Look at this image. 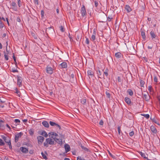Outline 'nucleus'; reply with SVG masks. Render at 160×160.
<instances>
[{
	"label": "nucleus",
	"mask_w": 160,
	"mask_h": 160,
	"mask_svg": "<svg viewBox=\"0 0 160 160\" xmlns=\"http://www.w3.org/2000/svg\"><path fill=\"white\" fill-rule=\"evenodd\" d=\"M96 39V36L95 34H92V35L91 36V40L93 41H94Z\"/></svg>",
	"instance_id": "nucleus-38"
},
{
	"label": "nucleus",
	"mask_w": 160,
	"mask_h": 160,
	"mask_svg": "<svg viewBox=\"0 0 160 160\" xmlns=\"http://www.w3.org/2000/svg\"><path fill=\"white\" fill-rule=\"evenodd\" d=\"M141 34L142 37V38L143 40H146V36L145 35V32L143 31H141Z\"/></svg>",
	"instance_id": "nucleus-19"
},
{
	"label": "nucleus",
	"mask_w": 160,
	"mask_h": 160,
	"mask_svg": "<svg viewBox=\"0 0 160 160\" xmlns=\"http://www.w3.org/2000/svg\"><path fill=\"white\" fill-rule=\"evenodd\" d=\"M15 90H16L15 93H17L18 94V96L20 97L21 93L20 92V91L18 90L17 88H15Z\"/></svg>",
	"instance_id": "nucleus-29"
},
{
	"label": "nucleus",
	"mask_w": 160,
	"mask_h": 160,
	"mask_svg": "<svg viewBox=\"0 0 160 160\" xmlns=\"http://www.w3.org/2000/svg\"><path fill=\"white\" fill-rule=\"evenodd\" d=\"M41 155H42V157L44 159H48L46 155H45L43 152H41Z\"/></svg>",
	"instance_id": "nucleus-34"
},
{
	"label": "nucleus",
	"mask_w": 160,
	"mask_h": 160,
	"mask_svg": "<svg viewBox=\"0 0 160 160\" xmlns=\"http://www.w3.org/2000/svg\"><path fill=\"white\" fill-rule=\"evenodd\" d=\"M108 68H106L105 69V70L104 71L103 73L105 74L106 76H107L108 75Z\"/></svg>",
	"instance_id": "nucleus-33"
},
{
	"label": "nucleus",
	"mask_w": 160,
	"mask_h": 160,
	"mask_svg": "<svg viewBox=\"0 0 160 160\" xmlns=\"http://www.w3.org/2000/svg\"><path fill=\"white\" fill-rule=\"evenodd\" d=\"M59 28L60 29V31L62 32H64L65 31V29L64 28V27L62 26H61L59 27Z\"/></svg>",
	"instance_id": "nucleus-30"
},
{
	"label": "nucleus",
	"mask_w": 160,
	"mask_h": 160,
	"mask_svg": "<svg viewBox=\"0 0 160 160\" xmlns=\"http://www.w3.org/2000/svg\"><path fill=\"white\" fill-rule=\"evenodd\" d=\"M153 80L156 83H157L158 82V78L156 76H154Z\"/></svg>",
	"instance_id": "nucleus-47"
},
{
	"label": "nucleus",
	"mask_w": 160,
	"mask_h": 160,
	"mask_svg": "<svg viewBox=\"0 0 160 160\" xmlns=\"http://www.w3.org/2000/svg\"><path fill=\"white\" fill-rule=\"evenodd\" d=\"M53 132H50L48 133V135L49 136H50L51 135H53Z\"/></svg>",
	"instance_id": "nucleus-63"
},
{
	"label": "nucleus",
	"mask_w": 160,
	"mask_h": 160,
	"mask_svg": "<svg viewBox=\"0 0 160 160\" xmlns=\"http://www.w3.org/2000/svg\"><path fill=\"white\" fill-rule=\"evenodd\" d=\"M81 103L83 105H85L86 102V99L85 98H82L81 100Z\"/></svg>",
	"instance_id": "nucleus-27"
},
{
	"label": "nucleus",
	"mask_w": 160,
	"mask_h": 160,
	"mask_svg": "<svg viewBox=\"0 0 160 160\" xmlns=\"http://www.w3.org/2000/svg\"><path fill=\"white\" fill-rule=\"evenodd\" d=\"M97 74H98V76L99 78H103L104 79V75H102L101 72L100 70H99L98 71Z\"/></svg>",
	"instance_id": "nucleus-18"
},
{
	"label": "nucleus",
	"mask_w": 160,
	"mask_h": 160,
	"mask_svg": "<svg viewBox=\"0 0 160 160\" xmlns=\"http://www.w3.org/2000/svg\"><path fill=\"white\" fill-rule=\"evenodd\" d=\"M77 160H86L83 158H82L81 157H78L77 158Z\"/></svg>",
	"instance_id": "nucleus-50"
},
{
	"label": "nucleus",
	"mask_w": 160,
	"mask_h": 160,
	"mask_svg": "<svg viewBox=\"0 0 160 160\" xmlns=\"http://www.w3.org/2000/svg\"><path fill=\"white\" fill-rule=\"evenodd\" d=\"M153 89L152 87L151 86H149L148 87V90L150 92L152 91V90Z\"/></svg>",
	"instance_id": "nucleus-52"
},
{
	"label": "nucleus",
	"mask_w": 160,
	"mask_h": 160,
	"mask_svg": "<svg viewBox=\"0 0 160 160\" xmlns=\"http://www.w3.org/2000/svg\"><path fill=\"white\" fill-rule=\"evenodd\" d=\"M115 56L118 58H120L121 57V54L120 52H118L115 53Z\"/></svg>",
	"instance_id": "nucleus-23"
},
{
	"label": "nucleus",
	"mask_w": 160,
	"mask_h": 160,
	"mask_svg": "<svg viewBox=\"0 0 160 160\" xmlns=\"http://www.w3.org/2000/svg\"><path fill=\"white\" fill-rule=\"evenodd\" d=\"M95 6L96 7H97L98 5V2L97 1H94Z\"/></svg>",
	"instance_id": "nucleus-57"
},
{
	"label": "nucleus",
	"mask_w": 160,
	"mask_h": 160,
	"mask_svg": "<svg viewBox=\"0 0 160 160\" xmlns=\"http://www.w3.org/2000/svg\"><path fill=\"white\" fill-rule=\"evenodd\" d=\"M64 147L66 152H67L70 150V148L68 144H65V145Z\"/></svg>",
	"instance_id": "nucleus-15"
},
{
	"label": "nucleus",
	"mask_w": 160,
	"mask_h": 160,
	"mask_svg": "<svg viewBox=\"0 0 160 160\" xmlns=\"http://www.w3.org/2000/svg\"><path fill=\"white\" fill-rule=\"evenodd\" d=\"M118 80L119 82H121V80L120 77H118Z\"/></svg>",
	"instance_id": "nucleus-62"
},
{
	"label": "nucleus",
	"mask_w": 160,
	"mask_h": 160,
	"mask_svg": "<svg viewBox=\"0 0 160 160\" xmlns=\"http://www.w3.org/2000/svg\"><path fill=\"white\" fill-rule=\"evenodd\" d=\"M53 69L49 65L47 66L46 72L47 73L51 74L53 73Z\"/></svg>",
	"instance_id": "nucleus-7"
},
{
	"label": "nucleus",
	"mask_w": 160,
	"mask_h": 160,
	"mask_svg": "<svg viewBox=\"0 0 160 160\" xmlns=\"http://www.w3.org/2000/svg\"><path fill=\"white\" fill-rule=\"evenodd\" d=\"M51 29H52L51 30V31H52L53 29V27L52 26H51L50 27H49L47 28H46V32L47 33V32H50L51 31L50 30Z\"/></svg>",
	"instance_id": "nucleus-24"
},
{
	"label": "nucleus",
	"mask_w": 160,
	"mask_h": 160,
	"mask_svg": "<svg viewBox=\"0 0 160 160\" xmlns=\"http://www.w3.org/2000/svg\"><path fill=\"white\" fill-rule=\"evenodd\" d=\"M1 137L6 143H8L9 141H11L9 137H6L3 135H2Z\"/></svg>",
	"instance_id": "nucleus-12"
},
{
	"label": "nucleus",
	"mask_w": 160,
	"mask_h": 160,
	"mask_svg": "<svg viewBox=\"0 0 160 160\" xmlns=\"http://www.w3.org/2000/svg\"><path fill=\"white\" fill-rule=\"evenodd\" d=\"M73 79V81L75 80V78H74V74H72L70 76Z\"/></svg>",
	"instance_id": "nucleus-58"
},
{
	"label": "nucleus",
	"mask_w": 160,
	"mask_h": 160,
	"mask_svg": "<svg viewBox=\"0 0 160 160\" xmlns=\"http://www.w3.org/2000/svg\"><path fill=\"white\" fill-rule=\"evenodd\" d=\"M18 5L19 7H20L22 6V2L21 0H17Z\"/></svg>",
	"instance_id": "nucleus-42"
},
{
	"label": "nucleus",
	"mask_w": 160,
	"mask_h": 160,
	"mask_svg": "<svg viewBox=\"0 0 160 160\" xmlns=\"http://www.w3.org/2000/svg\"><path fill=\"white\" fill-rule=\"evenodd\" d=\"M34 2L35 4H36L37 5L38 4V0H34Z\"/></svg>",
	"instance_id": "nucleus-59"
},
{
	"label": "nucleus",
	"mask_w": 160,
	"mask_h": 160,
	"mask_svg": "<svg viewBox=\"0 0 160 160\" xmlns=\"http://www.w3.org/2000/svg\"><path fill=\"white\" fill-rule=\"evenodd\" d=\"M150 129L152 132V133L155 134L157 133V130L156 128H155V127L154 126L152 125L150 127Z\"/></svg>",
	"instance_id": "nucleus-13"
},
{
	"label": "nucleus",
	"mask_w": 160,
	"mask_h": 160,
	"mask_svg": "<svg viewBox=\"0 0 160 160\" xmlns=\"http://www.w3.org/2000/svg\"><path fill=\"white\" fill-rule=\"evenodd\" d=\"M13 59L14 61L16 62V63L17 64V62H16V58L14 56V53H13Z\"/></svg>",
	"instance_id": "nucleus-61"
},
{
	"label": "nucleus",
	"mask_w": 160,
	"mask_h": 160,
	"mask_svg": "<svg viewBox=\"0 0 160 160\" xmlns=\"http://www.w3.org/2000/svg\"><path fill=\"white\" fill-rule=\"evenodd\" d=\"M118 134L120 135L121 134V127L120 126H118Z\"/></svg>",
	"instance_id": "nucleus-45"
},
{
	"label": "nucleus",
	"mask_w": 160,
	"mask_h": 160,
	"mask_svg": "<svg viewBox=\"0 0 160 160\" xmlns=\"http://www.w3.org/2000/svg\"><path fill=\"white\" fill-rule=\"evenodd\" d=\"M81 148L85 151H87L88 152L89 151V150L88 149L86 148V147H84L83 146Z\"/></svg>",
	"instance_id": "nucleus-36"
},
{
	"label": "nucleus",
	"mask_w": 160,
	"mask_h": 160,
	"mask_svg": "<svg viewBox=\"0 0 160 160\" xmlns=\"http://www.w3.org/2000/svg\"><path fill=\"white\" fill-rule=\"evenodd\" d=\"M127 92L131 96H132L133 95V92L131 89H128L127 91Z\"/></svg>",
	"instance_id": "nucleus-28"
},
{
	"label": "nucleus",
	"mask_w": 160,
	"mask_h": 160,
	"mask_svg": "<svg viewBox=\"0 0 160 160\" xmlns=\"http://www.w3.org/2000/svg\"><path fill=\"white\" fill-rule=\"evenodd\" d=\"M81 12L82 17H84L86 15L87 12L84 5H82L81 8Z\"/></svg>",
	"instance_id": "nucleus-2"
},
{
	"label": "nucleus",
	"mask_w": 160,
	"mask_h": 160,
	"mask_svg": "<svg viewBox=\"0 0 160 160\" xmlns=\"http://www.w3.org/2000/svg\"><path fill=\"white\" fill-rule=\"evenodd\" d=\"M29 133L30 135L32 136L34 134V131L32 129H30L29 131Z\"/></svg>",
	"instance_id": "nucleus-35"
},
{
	"label": "nucleus",
	"mask_w": 160,
	"mask_h": 160,
	"mask_svg": "<svg viewBox=\"0 0 160 160\" xmlns=\"http://www.w3.org/2000/svg\"><path fill=\"white\" fill-rule=\"evenodd\" d=\"M16 20L17 22H20L21 21V19L19 17H18L17 18Z\"/></svg>",
	"instance_id": "nucleus-60"
},
{
	"label": "nucleus",
	"mask_w": 160,
	"mask_h": 160,
	"mask_svg": "<svg viewBox=\"0 0 160 160\" xmlns=\"http://www.w3.org/2000/svg\"><path fill=\"white\" fill-rule=\"evenodd\" d=\"M4 26V25L3 23L2 22L1 20H0V28H2Z\"/></svg>",
	"instance_id": "nucleus-41"
},
{
	"label": "nucleus",
	"mask_w": 160,
	"mask_h": 160,
	"mask_svg": "<svg viewBox=\"0 0 160 160\" xmlns=\"http://www.w3.org/2000/svg\"><path fill=\"white\" fill-rule=\"evenodd\" d=\"M87 73L90 79L91 78H93L94 77V72L91 70H88L87 71Z\"/></svg>",
	"instance_id": "nucleus-5"
},
{
	"label": "nucleus",
	"mask_w": 160,
	"mask_h": 160,
	"mask_svg": "<svg viewBox=\"0 0 160 160\" xmlns=\"http://www.w3.org/2000/svg\"><path fill=\"white\" fill-rule=\"evenodd\" d=\"M41 135L45 137H47L48 136V134L45 131H43L42 132Z\"/></svg>",
	"instance_id": "nucleus-26"
},
{
	"label": "nucleus",
	"mask_w": 160,
	"mask_h": 160,
	"mask_svg": "<svg viewBox=\"0 0 160 160\" xmlns=\"http://www.w3.org/2000/svg\"><path fill=\"white\" fill-rule=\"evenodd\" d=\"M37 138L38 139V142L39 144H42L44 140V138L41 136H38Z\"/></svg>",
	"instance_id": "nucleus-9"
},
{
	"label": "nucleus",
	"mask_w": 160,
	"mask_h": 160,
	"mask_svg": "<svg viewBox=\"0 0 160 160\" xmlns=\"http://www.w3.org/2000/svg\"><path fill=\"white\" fill-rule=\"evenodd\" d=\"M44 12L43 10L41 11V15L42 18H43L44 16Z\"/></svg>",
	"instance_id": "nucleus-49"
},
{
	"label": "nucleus",
	"mask_w": 160,
	"mask_h": 160,
	"mask_svg": "<svg viewBox=\"0 0 160 160\" xmlns=\"http://www.w3.org/2000/svg\"><path fill=\"white\" fill-rule=\"evenodd\" d=\"M142 116H144L147 119H148L149 118L150 116L148 114H141Z\"/></svg>",
	"instance_id": "nucleus-32"
},
{
	"label": "nucleus",
	"mask_w": 160,
	"mask_h": 160,
	"mask_svg": "<svg viewBox=\"0 0 160 160\" xmlns=\"http://www.w3.org/2000/svg\"><path fill=\"white\" fill-rule=\"evenodd\" d=\"M12 6L13 7L12 9L15 11L17 10V7L16 3L14 2H12L11 3Z\"/></svg>",
	"instance_id": "nucleus-14"
},
{
	"label": "nucleus",
	"mask_w": 160,
	"mask_h": 160,
	"mask_svg": "<svg viewBox=\"0 0 160 160\" xmlns=\"http://www.w3.org/2000/svg\"><path fill=\"white\" fill-rule=\"evenodd\" d=\"M42 124L43 126L45 127L48 128L49 127V125L48 122L46 121H44L42 122Z\"/></svg>",
	"instance_id": "nucleus-17"
},
{
	"label": "nucleus",
	"mask_w": 160,
	"mask_h": 160,
	"mask_svg": "<svg viewBox=\"0 0 160 160\" xmlns=\"http://www.w3.org/2000/svg\"><path fill=\"white\" fill-rule=\"evenodd\" d=\"M14 121L16 123H19L20 122V120L18 119H15L14 120Z\"/></svg>",
	"instance_id": "nucleus-56"
},
{
	"label": "nucleus",
	"mask_w": 160,
	"mask_h": 160,
	"mask_svg": "<svg viewBox=\"0 0 160 160\" xmlns=\"http://www.w3.org/2000/svg\"><path fill=\"white\" fill-rule=\"evenodd\" d=\"M4 56L5 57V59L6 60H8V56L6 54V52L4 51Z\"/></svg>",
	"instance_id": "nucleus-31"
},
{
	"label": "nucleus",
	"mask_w": 160,
	"mask_h": 160,
	"mask_svg": "<svg viewBox=\"0 0 160 160\" xmlns=\"http://www.w3.org/2000/svg\"><path fill=\"white\" fill-rule=\"evenodd\" d=\"M125 9L128 12H130L131 11L132 9L128 5H127L125 6Z\"/></svg>",
	"instance_id": "nucleus-22"
},
{
	"label": "nucleus",
	"mask_w": 160,
	"mask_h": 160,
	"mask_svg": "<svg viewBox=\"0 0 160 160\" xmlns=\"http://www.w3.org/2000/svg\"><path fill=\"white\" fill-rule=\"evenodd\" d=\"M129 135L131 137L133 136L134 135V132L133 131H132L129 133Z\"/></svg>",
	"instance_id": "nucleus-54"
},
{
	"label": "nucleus",
	"mask_w": 160,
	"mask_h": 160,
	"mask_svg": "<svg viewBox=\"0 0 160 160\" xmlns=\"http://www.w3.org/2000/svg\"><path fill=\"white\" fill-rule=\"evenodd\" d=\"M125 101L128 104H130L131 103V99L128 97H126L125 98Z\"/></svg>",
	"instance_id": "nucleus-16"
},
{
	"label": "nucleus",
	"mask_w": 160,
	"mask_h": 160,
	"mask_svg": "<svg viewBox=\"0 0 160 160\" xmlns=\"http://www.w3.org/2000/svg\"><path fill=\"white\" fill-rule=\"evenodd\" d=\"M17 84L18 85L19 87L22 86V79L21 77L19 76H17Z\"/></svg>",
	"instance_id": "nucleus-3"
},
{
	"label": "nucleus",
	"mask_w": 160,
	"mask_h": 160,
	"mask_svg": "<svg viewBox=\"0 0 160 160\" xmlns=\"http://www.w3.org/2000/svg\"><path fill=\"white\" fill-rule=\"evenodd\" d=\"M8 45V42H6V54H8L9 53V51L8 50V49H7Z\"/></svg>",
	"instance_id": "nucleus-48"
},
{
	"label": "nucleus",
	"mask_w": 160,
	"mask_h": 160,
	"mask_svg": "<svg viewBox=\"0 0 160 160\" xmlns=\"http://www.w3.org/2000/svg\"><path fill=\"white\" fill-rule=\"evenodd\" d=\"M5 144L4 142L0 138V145L3 146Z\"/></svg>",
	"instance_id": "nucleus-44"
},
{
	"label": "nucleus",
	"mask_w": 160,
	"mask_h": 160,
	"mask_svg": "<svg viewBox=\"0 0 160 160\" xmlns=\"http://www.w3.org/2000/svg\"><path fill=\"white\" fill-rule=\"evenodd\" d=\"M142 98L145 100L146 101L148 102L150 99V96H149L147 92L146 94L142 93Z\"/></svg>",
	"instance_id": "nucleus-4"
},
{
	"label": "nucleus",
	"mask_w": 160,
	"mask_h": 160,
	"mask_svg": "<svg viewBox=\"0 0 160 160\" xmlns=\"http://www.w3.org/2000/svg\"><path fill=\"white\" fill-rule=\"evenodd\" d=\"M3 122L1 119H0V128L2 129H4L5 128V126L4 125L2 124Z\"/></svg>",
	"instance_id": "nucleus-20"
},
{
	"label": "nucleus",
	"mask_w": 160,
	"mask_h": 160,
	"mask_svg": "<svg viewBox=\"0 0 160 160\" xmlns=\"http://www.w3.org/2000/svg\"><path fill=\"white\" fill-rule=\"evenodd\" d=\"M8 145L9 146V148L10 149H12V146L11 145V141H9L8 143Z\"/></svg>",
	"instance_id": "nucleus-46"
},
{
	"label": "nucleus",
	"mask_w": 160,
	"mask_h": 160,
	"mask_svg": "<svg viewBox=\"0 0 160 160\" xmlns=\"http://www.w3.org/2000/svg\"><path fill=\"white\" fill-rule=\"evenodd\" d=\"M23 135V133L22 132H20L17 133L15 135V142H17L19 138H20L21 136Z\"/></svg>",
	"instance_id": "nucleus-6"
},
{
	"label": "nucleus",
	"mask_w": 160,
	"mask_h": 160,
	"mask_svg": "<svg viewBox=\"0 0 160 160\" xmlns=\"http://www.w3.org/2000/svg\"><path fill=\"white\" fill-rule=\"evenodd\" d=\"M44 145L46 147H48V144L50 145H53L54 144V141L52 140V138H48L46 139L45 142L44 143Z\"/></svg>",
	"instance_id": "nucleus-1"
},
{
	"label": "nucleus",
	"mask_w": 160,
	"mask_h": 160,
	"mask_svg": "<svg viewBox=\"0 0 160 160\" xmlns=\"http://www.w3.org/2000/svg\"><path fill=\"white\" fill-rule=\"evenodd\" d=\"M157 99L159 101V104H160V96H158L157 97Z\"/></svg>",
	"instance_id": "nucleus-64"
},
{
	"label": "nucleus",
	"mask_w": 160,
	"mask_h": 160,
	"mask_svg": "<svg viewBox=\"0 0 160 160\" xmlns=\"http://www.w3.org/2000/svg\"><path fill=\"white\" fill-rule=\"evenodd\" d=\"M12 71L13 72H18V71L17 70V69L16 70L14 68L12 69Z\"/></svg>",
	"instance_id": "nucleus-53"
},
{
	"label": "nucleus",
	"mask_w": 160,
	"mask_h": 160,
	"mask_svg": "<svg viewBox=\"0 0 160 160\" xmlns=\"http://www.w3.org/2000/svg\"><path fill=\"white\" fill-rule=\"evenodd\" d=\"M150 34L151 36L152 39V40L155 41V40L157 39V35L155 33L154 31H152L150 33Z\"/></svg>",
	"instance_id": "nucleus-8"
},
{
	"label": "nucleus",
	"mask_w": 160,
	"mask_h": 160,
	"mask_svg": "<svg viewBox=\"0 0 160 160\" xmlns=\"http://www.w3.org/2000/svg\"><path fill=\"white\" fill-rule=\"evenodd\" d=\"M140 82L141 86L142 87H144V85L145 83L144 81L142 80H141Z\"/></svg>",
	"instance_id": "nucleus-39"
},
{
	"label": "nucleus",
	"mask_w": 160,
	"mask_h": 160,
	"mask_svg": "<svg viewBox=\"0 0 160 160\" xmlns=\"http://www.w3.org/2000/svg\"><path fill=\"white\" fill-rule=\"evenodd\" d=\"M105 93L107 97L108 98H110L111 95L110 93L108 91H107Z\"/></svg>",
	"instance_id": "nucleus-40"
},
{
	"label": "nucleus",
	"mask_w": 160,
	"mask_h": 160,
	"mask_svg": "<svg viewBox=\"0 0 160 160\" xmlns=\"http://www.w3.org/2000/svg\"><path fill=\"white\" fill-rule=\"evenodd\" d=\"M140 155L142 157H143L144 158H147L146 157V155L144 153H143L141 152H140Z\"/></svg>",
	"instance_id": "nucleus-43"
},
{
	"label": "nucleus",
	"mask_w": 160,
	"mask_h": 160,
	"mask_svg": "<svg viewBox=\"0 0 160 160\" xmlns=\"http://www.w3.org/2000/svg\"><path fill=\"white\" fill-rule=\"evenodd\" d=\"M51 138H53L54 140L58 143L60 144H62V140L61 139H58L56 138H53L52 136Z\"/></svg>",
	"instance_id": "nucleus-11"
},
{
	"label": "nucleus",
	"mask_w": 160,
	"mask_h": 160,
	"mask_svg": "<svg viewBox=\"0 0 160 160\" xmlns=\"http://www.w3.org/2000/svg\"><path fill=\"white\" fill-rule=\"evenodd\" d=\"M60 65L63 68H67V63L65 62H63L60 64Z\"/></svg>",
	"instance_id": "nucleus-21"
},
{
	"label": "nucleus",
	"mask_w": 160,
	"mask_h": 160,
	"mask_svg": "<svg viewBox=\"0 0 160 160\" xmlns=\"http://www.w3.org/2000/svg\"><path fill=\"white\" fill-rule=\"evenodd\" d=\"M86 41H85L86 43L88 45L89 43V40L88 39V38H86Z\"/></svg>",
	"instance_id": "nucleus-51"
},
{
	"label": "nucleus",
	"mask_w": 160,
	"mask_h": 160,
	"mask_svg": "<svg viewBox=\"0 0 160 160\" xmlns=\"http://www.w3.org/2000/svg\"><path fill=\"white\" fill-rule=\"evenodd\" d=\"M49 123L50 125L52 126H56L57 124L55 122L51 121H50Z\"/></svg>",
	"instance_id": "nucleus-37"
},
{
	"label": "nucleus",
	"mask_w": 160,
	"mask_h": 160,
	"mask_svg": "<svg viewBox=\"0 0 160 160\" xmlns=\"http://www.w3.org/2000/svg\"><path fill=\"white\" fill-rule=\"evenodd\" d=\"M99 124L101 125H103V121L102 120H101L99 122Z\"/></svg>",
	"instance_id": "nucleus-55"
},
{
	"label": "nucleus",
	"mask_w": 160,
	"mask_h": 160,
	"mask_svg": "<svg viewBox=\"0 0 160 160\" xmlns=\"http://www.w3.org/2000/svg\"><path fill=\"white\" fill-rule=\"evenodd\" d=\"M20 150L23 153L26 154L28 152V148H25L23 147H21L20 148Z\"/></svg>",
	"instance_id": "nucleus-10"
},
{
	"label": "nucleus",
	"mask_w": 160,
	"mask_h": 160,
	"mask_svg": "<svg viewBox=\"0 0 160 160\" xmlns=\"http://www.w3.org/2000/svg\"><path fill=\"white\" fill-rule=\"evenodd\" d=\"M150 119L152 120V122H154L155 123L157 124L158 125H160V123L159 122H158V120H156V119L154 118H153V119H152V117H151Z\"/></svg>",
	"instance_id": "nucleus-25"
}]
</instances>
